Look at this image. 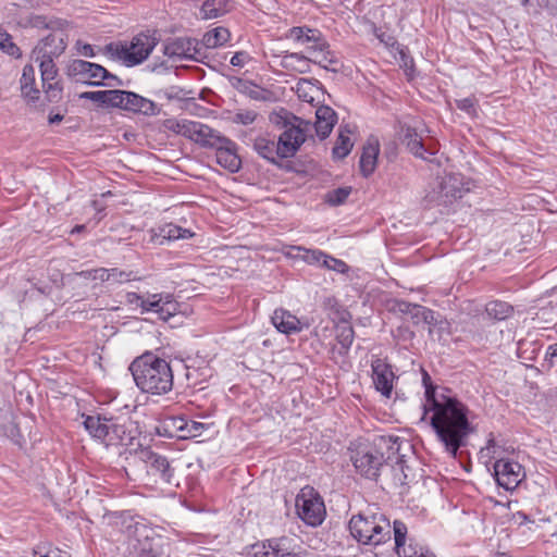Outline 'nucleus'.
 I'll return each mask as SVG.
<instances>
[{
  "label": "nucleus",
  "instance_id": "412c9836",
  "mask_svg": "<svg viewBox=\"0 0 557 557\" xmlns=\"http://www.w3.org/2000/svg\"><path fill=\"white\" fill-rule=\"evenodd\" d=\"M252 148L262 159L275 165L280 164L282 158L275 136H257L252 141Z\"/></svg>",
  "mask_w": 557,
  "mask_h": 557
},
{
  "label": "nucleus",
  "instance_id": "ddd939ff",
  "mask_svg": "<svg viewBox=\"0 0 557 557\" xmlns=\"http://www.w3.org/2000/svg\"><path fill=\"white\" fill-rule=\"evenodd\" d=\"M67 74L84 84L101 86L104 79V67L96 63L76 59L69 63Z\"/></svg>",
  "mask_w": 557,
  "mask_h": 557
},
{
  "label": "nucleus",
  "instance_id": "e2e57ef3",
  "mask_svg": "<svg viewBox=\"0 0 557 557\" xmlns=\"http://www.w3.org/2000/svg\"><path fill=\"white\" fill-rule=\"evenodd\" d=\"M251 60L250 55L246 51H238L231 58V64L233 66L243 67Z\"/></svg>",
  "mask_w": 557,
  "mask_h": 557
},
{
  "label": "nucleus",
  "instance_id": "b1692460",
  "mask_svg": "<svg viewBox=\"0 0 557 557\" xmlns=\"http://www.w3.org/2000/svg\"><path fill=\"white\" fill-rule=\"evenodd\" d=\"M276 330L284 334H294L301 331L299 319L285 309H276L271 318Z\"/></svg>",
  "mask_w": 557,
  "mask_h": 557
},
{
  "label": "nucleus",
  "instance_id": "2f4dec72",
  "mask_svg": "<svg viewBox=\"0 0 557 557\" xmlns=\"http://www.w3.org/2000/svg\"><path fill=\"white\" fill-rule=\"evenodd\" d=\"M231 38V33L227 28L219 26L209 32H207L202 39L201 45L206 48H216L223 46Z\"/></svg>",
  "mask_w": 557,
  "mask_h": 557
},
{
  "label": "nucleus",
  "instance_id": "8fccbe9b",
  "mask_svg": "<svg viewBox=\"0 0 557 557\" xmlns=\"http://www.w3.org/2000/svg\"><path fill=\"white\" fill-rule=\"evenodd\" d=\"M298 250L304 251L302 259L308 264H318L322 267L324 259L327 258V255L319 249H307L298 247Z\"/></svg>",
  "mask_w": 557,
  "mask_h": 557
},
{
  "label": "nucleus",
  "instance_id": "bf43d9fd",
  "mask_svg": "<svg viewBox=\"0 0 557 557\" xmlns=\"http://www.w3.org/2000/svg\"><path fill=\"white\" fill-rule=\"evenodd\" d=\"M248 555L251 557H268L267 540L250 545L248 548Z\"/></svg>",
  "mask_w": 557,
  "mask_h": 557
},
{
  "label": "nucleus",
  "instance_id": "0eeeda50",
  "mask_svg": "<svg viewBox=\"0 0 557 557\" xmlns=\"http://www.w3.org/2000/svg\"><path fill=\"white\" fill-rule=\"evenodd\" d=\"M284 126L285 129L276 140L281 158L288 159L297 153L300 146L308 137H313L312 123L292 114L290 117L285 121Z\"/></svg>",
  "mask_w": 557,
  "mask_h": 557
},
{
  "label": "nucleus",
  "instance_id": "09e8293b",
  "mask_svg": "<svg viewBox=\"0 0 557 557\" xmlns=\"http://www.w3.org/2000/svg\"><path fill=\"white\" fill-rule=\"evenodd\" d=\"M34 557H69L65 552L50 544H39L34 549Z\"/></svg>",
  "mask_w": 557,
  "mask_h": 557
},
{
  "label": "nucleus",
  "instance_id": "6e6552de",
  "mask_svg": "<svg viewBox=\"0 0 557 557\" xmlns=\"http://www.w3.org/2000/svg\"><path fill=\"white\" fill-rule=\"evenodd\" d=\"M125 299L129 305L139 306L143 309V312L157 313L158 318L163 321H168L173 317L178 307L171 294H153L145 299L136 293L127 292L125 294Z\"/></svg>",
  "mask_w": 557,
  "mask_h": 557
},
{
  "label": "nucleus",
  "instance_id": "6ab92c4d",
  "mask_svg": "<svg viewBox=\"0 0 557 557\" xmlns=\"http://www.w3.org/2000/svg\"><path fill=\"white\" fill-rule=\"evenodd\" d=\"M223 137V135L210 126L201 122L191 121L186 138L203 148H214V146L221 143Z\"/></svg>",
  "mask_w": 557,
  "mask_h": 557
},
{
  "label": "nucleus",
  "instance_id": "052dcab7",
  "mask_svg": "<svg viewBox=\"0 0 557 557\" xmlns=\"http://www.w3.org/2000/svg\"><path fill=\"white\" fill-rule=\"evenodd\" d=\"M81 99H87L96 102L99 107L104 106V90L85 91L78 96Z\"/></svg>",
  "mask_w": 557,
  "mask_h": 557
},
{
  "label": "nucleus",
  "instance_id": "4be33fe9",
  "mask_svg": "<svg viewBox=\"0 0 557 557\" xmlns=\"http://www.w3.org/2000/svg\"><path fill=\"white\" fill-rule=\"evenodd\" d=\"M336 122V112L329 106H320L315 110V123L312 124V129L314 128L321 139H325L332 133Z\"/></svg>",
  "mask_w": 557,
  "mask_h": 557
},
{
  "label": "nucleus",
  "instance_id": "6e6d98bb",
  "mask_svg": "<svg viewBox=\"0 0 557 557\" xmlns=\"http://www.w3.org/2000/svg\"><path fill=\"white\" fill-rule=\"evenodd\" d=\"M548 0H521V4L529 13L539 14L548 5Z\"/></svg>",
  "mask_w": 557,
  "mask_h": 557
},
{
  "label": "nucleus",
  "instance_id": "f03ea898",
  "mask_svg": "<svg viewBox=\"0 0 557 557\" xmlns=\"http://www.w3.org/2000/svg\"><path fill=\"white\" fill-rule=\"evenodd\" d=\"M136 386L146 394L161 396L173 388V371L170 363L147 351L129 364Z\"/></svg>",
  "mask_w": 557,
  "mask_h": 557
},
{
  "label": "nucleus",
  "instance_id": "c756f323",
  "mask_svg": "<svg viewBox=\"0 0 557 557\" xmlns=\"http://www.w3.org/2000/svg\"><path fill=\"white\" fill-rule=\"evenodd\" d=\"M311 59L297 52H285L282 55L281 66L288 71L298 73H308L310 71Z\"/></svg>",
  "mask_w": 557,
  "mask_h": 557
},
{
  "label": "nucleus",
  "instance_id": "7c9ffc66",
  "mask_svg": "<svg viewBox=\"0 0 557 557\" xmlns=\"http://www.w3.org/2000/svg\"><path fill=\"white\" fill-rule=\"evenodd\" d=\"M107 523L121 533H132L133 517L127 511H107Z\"/></svg>",
  "mask_w": 557,
  "mask_h": 557
},
{
  "label": "nucleus",
  "instance_id": "c85d7f7f",
  "mask_svg": "<svg viewBox=\"0 0 557 557\" xmlns=\"http://www.w3.org/2000/svg\"><path fill=\"white\" fill-rule=\"evenodd\" d=\"M336 341L341 345L339 354L347 355L355 339V331L351 324L342 318L335 325Z\"/></svg>",
  "mask_w": 557,
  "mask_h": 557
},
{
  "label": "nucleus",
  "instance_id": "de8ad7c7",
  "mask_svg": "<svg viewBox=\"0 0 557 557\" xmlns=\"http://www.w3.org/2000/svg\"><path fill=\"white\" fill-rule=\"evenodd\" d=\"M350 187H339L326 194V201L332 206H338L346 201L350 195Z\"/></svg>",
  "mask_w": 557,
  "mask_h": 557
},
{
  "label": "nucleus",
  "instance_id": "bb28decb",
  "mask_svg": "<svg viewBox=\"0 0 557 557\" xmlns=\"http://www.w3.org/2000/svg\"><path fill=\"white\" fill-rule=\"evenodd\" d=\"M232 85L237 91L252 100L265 101L269 99V90L256 85L251 81L237 77L233 81Z\"/></svg>",
  "mask_w": 557,
  "mask_h": 557
},
{
  "label": "nucleus",
  "instance_id": "f3484780",
  "mask_svg": "<svg viewBox=\"0 0 557 557\" xmlns=\"http://www.w3.org/2000/svg\"><path fill=\"white\" fill-rule=\"evenodd\" d=\"M216 162L225 170L236 173L242 166V160L237 154V145L227 137H223L219 145L214 146Z\"/></svg>",
  "mask_w": 557,
  "mask_h": 557
},
{
  "label": "nucleus",
  "instance_id": "1a4fd4ad",
  "mask_svg": "<svg viewBox=\"0 0 557 557\" xmlns=\"http://www.w3.org/2000/svg\"><path fill=\"white\" fill-rule=\"evenodd\" d=\"M299 518L311 527L320 525L325 518V506L322 497L312 487H305L296 497Z\"/></svg>",
  "mask_w": 557,
  "mask_h": 557
},
{
  "label": "nucleus",
  "instance_id": "49530a36",
  "mask_svg": "<svg viewBox=\"0 0 557 557\" xmlns=\"http://www.w3.org/2000/svg\"><path fill=\"white\" fill-rule=\"evenodd\" d=\"M165 426L176 434L175 437L184 438L185 426L187 425V420L183 417H170L164 419Z\"/></svg>",
  "mask_w": 557,
  "mask_h": 557
},
{
  "label": "nucleus",
  "instance_id": "774afa93",
  "mask_svg": "<svg viewBox=\"0 0 557 557\" xmlns=\"http://www.w3.org/2000/svg\"><path fill=\"white\" fill-rule=\"evenodd\" d=\"M156 431H157L158 435L163 436V437L173 438L176 436V434H173V432L170 431V429L165 426L164 420L156 428Z\"/></svg>",
  "mask_w": 557,
  "mask_h": 557
},
{
  "label": "nucleus",
  "instance_id": "20e7f679",
  "mask_svg": "<svg viewBox=\"0 0 557 557\" xmlns=\"http://www.w3.org/2000/svg\"><path fill=\"white\" fill-rule=\"evenodd\" d=\"M348 529L359 544L369 546L384 544L392 535L391 521L381 512L354 515L348 522Z\"/></svg>",
  "mask_w": 557,
  "mask_h": 557
},
{
  "label": "nucleus",
  "instance_id": "4468645a",
  "mask_svg": "<svg viewBox=\"0 0 557 557\" xmlns=\"http://www.w3.org/2000/svg\"><path fill=\"white\" fill-rule=\"evenodd\" d=\"M66 46L65 29L49 33L33 49V58L57 59L65 51Z\"/></svg>",
  "mask_w": 557,
  "mask_h": 557
},
{
  "label": "nucleus",
  "instance_id": "f704fd0d",
  "mask_svg": "<svg viewBox=\"0 0 557 557\" xmlns=\"http://www.w3.org/2000/svg\"><path fill=\"white\" fill-rule=\"evenodd\" d=\"M320 86L321 83L318 79L300 78L296 85V92L301 100L312 102Z\"/></svg>",
  "mask_w": 557,
  "mask_h": 557
},
{
  "label": "nucleus",
  "instance_id": "e433bc0d",
  "mask_svg": "<svg viewBox=\"0 0 557 557\" xmlns=\"http://www.w3.org/2000/svg\"><path fill=\"white\" fill-rule=\"evenodd\" d=\"M288 543L286 537L267 540L268 557H294L295 554L289 552Z\"/></svg>",
  "mask_w": 557,
  "mask_h": 557
},
{
  "label": "nucleus",
  "instance_id": "4d7b16f0",
  "mask_svg": "<svg viewBox=\"0 0 557 557\" xmlns=\"http://www.w3.org/2000/svg\"><path fill=\"white\" fill-rule=\"evenodd\" d=\"M205 428H206V425L201 422L187 420V425L185 426L184 438L200 436L202 434V431L205 430Z\"/></svg>",
  "mask_w": 557,
  "mask_h": 557
},
{
  "label": "nucleus",
  "instance_id": "69168bd1",
  "mask_svg": "<svg viewBox=\"0 0 557 557\" xmlns=\"http://www.w3.org/2000/svg\"><path fill=\"white\" fill-rule=\"evenodd\" d=\"M320 39H321V42H320V40L311 41L312 45L309 47V49L314 52L323 53L326 49L330 48L329 42L325 40V38L323 37L321 32H320Z\"/></svg>",
  "mask_w": 557,
  "mask_h": 557
},
{
  "label": "nucleus",
  "instance_id": "473e14b6",
  "mask_svg": "<svg viewBox=\"0 0 557 557\" xmlns=\"http://www.w3.org/2000/svg\"><path fill=\"white\" fill-rule=\"evenodd\" d=\"M350 133L351 131L348 125L339 127V134L332 150L334 158L344 159L349 154L354 146L349 137Z\"/></svg>",
  "mask_w": 557,
  "mask_h": 557
},
{
  "label": "nucleus",
  "instance_id": "c9c22d12",
  "mask_svg": "<svg viewBox=\"0 0 557 557\" xmlns=\"http://www.w3.org/2000/svg\"><path fill=\"white\" fill-rule=\"evenodd\" d=\"M286 37L302 44L317 40L321 41L320 30L308 26H294L288 30Z\"/></svg>",
  "mask_w": 557,
  "mask_h": 557
},
{
  "label": "nucleus",
  "instance_id": "a878e982",
  "mask_svg": "<svg viewBox=\"0 0 557 557\" xmlns=\"http://www.w3.org/2000/svg\"><path fill=\"white\" fill-rule=\"evenodd\" d=\"M379 151L380 148L377 140H374L373 143L369 140L363 147L359 164L360 171L364 177L370 176L374 172Z\"/></svg>",
  "mask_w": 557,
  "mask_h": 557
},
{
  "label": "nucleus",
  "instance_id": "423d86ee",
  "mask_svg": "<svg viewBox=\"0 0 557 557\" xmlns=\"http://www.w3.org/2000/svg\"><path fill=\"white\" fill-rule=\"evenodd\" d=\"M127 420L125 417H107V459H110L111 463L115 462L116 466H120V469L112 470L117 475L126 473L124 461L131 455L128 445L132 443L133 436L127 431Z\"/></svg>",
  "mask_w": 557,
  "mask_h": 557
},
{
  "label": "nucleus",
  "instance_id": "f8f14e48",
  "mask_svg": "<svg viewBox=\"0 0 557 557\" xmlns=\"http://www.w3.org/2000/svg\"><path fill=\"white\" fill-rule=\"evenodd\" d=\"M39 62L44 91L50 102H57L62 98L63 87L58 77V69L54 59L34 58Z\"/></svg>",
  "mask_w": 557,
  "mask_h": 557
},
{
  "label": "nucleus",
  "instance_id": "c03bdc74",
  "mask_svg": "<svg viewBox=\"0 0 557 557\" xmlns=\"http://www.w3.org/2000/svg\"><path fill=\"white\" fill-rule=\"evenodd\" d=\"M127 90H121V89H112L107 90V108H117L125 111L126 107V98L125 95H127Z\"/></svg>",
  "mask_w": 557,
  "mask_h": 557
},
{
  "label": "nucleus",
  "instance_id": "a18cd8bd",
  "mask_svg": "<svg viewBox=\"0 0 557 557\" xmlns=\"http://www.w3.org/2000/svg\"><path fill=\"white\" fill-rule=\"evenodd\" d=\"M311 62L320 65L321 67L327 70V71H332V72H337L338 69L335 66L339 63L338 59L335 57L334 52H332L329 49H326L320 59H314L312 60L311 59Z\"/></svg>",
  "mask_w": 557,
  "mask_h": 557
},
{
  "label": "nucleus",
  "instance_id": "a19ab883",
  "mask_svg": "<svg viewBox=\"0 0 557 557\" xmlns=\"http://www.w3.org/2000/svg\"><path fill=\"white\" fill-rule=\"evenodd\" d=\"M84 425L94 438L100 440L101 442L104 440V423L101 422L99 416H86Z\"/></svg>",
  "mask_w": 557,
  "mask_h": 557
},
{
  "label": "nucleus",
  "instance_id": "58836bf2",
  "mask_svg": "<svg viewBox=\"0 0 557 557\" xmlns=\"http://www.w3.org/2000/svg\"><path fill=\"white\" fill-rule=\"evenodd\" d=\"M394 310L398 311L403 314L409 315L411 321L414 324L420 323L421 310H422L421 305L411 304V302L405 301V300H398L395 304Z\"/></svg>",
  "mask_w": 557,
  "mask_h": 557
},
{
  "label": "nucleus",
  "instance_id": "5701e85b",
  "mask_svg": "<svg viewBox=\"0 0 557 557\" xmlns=\"http://www.w3.org/2000/svg\"><path fill=\"white\" fill-rule=\"evenodd\" d=\"M125 97H127L125 101V111L140 113L149 116L157 115L160 112V108L156 102H153L150 99L144 98L138 94L128 91V94L125 95Z\"/></svg>",
  "mask_w": 557,
  "mask_h": 557
},
{
  "label": "nucleus",
  "instance_id": "dca6fc26",
  "mask_svg": "<svg viewBox=\"0 0 557 557\" xmlns=\"http://www.w3.org/2000/svg\"><path fill=\"white\" fill-rule=\"evenodd\" d=\"M392 531L394 533L395 548L399 557H435L429 552H424L422 547L412 545L406 546L408 528L401 520H394Z\"/></svg>",
  "mask_w": 557,
  "mask_h": 557
},
{
  "label": "nucleus",
  "instance_id": "ea45409f",
  "mask_svg": "<svg viewBox=\"0 0 557 557\" xmlns=\"http://www.w3.org/2000/svg\"><path fill=\"white\" fill-rule=\"evenodd\" d=\"M134 280H136V274L133 271H122L117 268L107 269V283L109 286L129 283Z\"/></svg>",
  "mask_w": 557,
  "mask_h": 557
},
{
  "label": "nucleus",
  "instance_id": "f257e3e1",
  "mask_svg": "<svg viewBox=\"0 0 557 557\" xmlns=\"http://www.w3.org/2000/svg\"><path fill=\"white\" fill-rule=\"evenodd\" d=\"M424 414L432 411L430 424L436 433L440 442L444 445L445 451L453 458L468 443V437L474 429L468 418V408L455 397H436V386L425 387Z\"/></svg>",
  "mask_w": 557,
  "mask_h": 557
},
{
  "label": "nucleus",
  "instance_id": "9b49d317",
  "mask_svg": "<svg viewBox=\"0 0 557 557\" xmlns=\"http://www.w3.org/2000/svg\"><path fill=\"white\" fill-rule=\"evenodd\" d=\"M163 54L173 60H198L199 41L190 37L168 38L163 42Z\"/></svg>",
  "mask_w": 557,
  "mask_h": 557
},
{
  "label": "nucleus",
  "instance_id": "0e129e2a",
  "mask_svg": "<svg viewBox=\"0 0 557 557\" xmlns=\"http://www.w3.org/2000/svg\"><path fill=\"white\" fill-rule=\"evenodd\" d=\"M75 49H76L77 54H79V55L87 57V58H91L95 55L92 46L89 44H85L82 40L76 41Z\"/></svg>",
  "mask_w": 557,
  "mask_h": 557
},
{
  "label": "nucleus",
  "instance_id": "a211bd4d",
  "mask_svg": "<svg viewBox=\"0 0 557 557\" xmlns=\"http://www.w3.org/2000/svg\"><path fill=\"white\" fill-rule=\"evenodd\" d=\"M372 377L373 383L383 396L389 398L393 392V382L395 374L392 366L384 360L376 358L372 361Z\"/></svg>",
  "mask_w": 557,
  "mask_h": 557
},
{
  "label": "nucleus",
  "instance_id": "2eb2a0df",
  "mask_svg": "<svg viewBox=\"0 0 557 557\" xmlns=\"http://www.w3.org/2000/svg\"><path fill=\"white\" fill-rule=\"evenodd\" d=\"M143 459L146 462L148 474L157 478L156 482L174 483L175 468L166 457L152 450H146L143 451Z\"/></svg>",
  "mask_w": 557,
  "mask_h": 557
},
{
  "label": "nucleus",
  "instance_id": "393cba45",
  "mask_svg": "<svg viewBox=\"0 0 557 557\" xmlns=\"http://www.w3.org/2000/svg\"><path fill=\"white\" fill-rule=\"evenodd\" d=\"M22 96L30 102L39 99V89L36 88L35 67L32 64H26L23 67L22 76L20 79Z\"/></svg>",
  "mask_w": 557,
  "mask_h": 557
},
{
  "label": "nucleus",
  "instance_id": "5fc2aeb1",
  "mask_svg": "<svg viewBox=\"0 0 557 557\" xmlns=\"http://www.w3.org/2000/svg\"><path fill=\"white\" fill-rule=\"evenodd\" d=\"M1 50L13 58H21V49L12 41V37L5 33V40H2Z\"/></svg>",
  "mask_w": 557,
  "mask_h": 557
},
{
  "label": "nucleus",
  "instance_id": "7ed1b4c3",
  "mask_svg": "<svg viewBox=\"0 0 557 557\" xmlns=\"http://www.w3.org/2000/svg\"><path fill=\"white\" fill-rule=\"evenodd\" d=\"M399 449L400 443L397 437L381 436L372 446H359L351 453L350 460L358 473L367 479L376 480L381 468L391 459V454H398Z\"/></svg>",
  "mask_w": 557,
  "mask_h": 557
},
{
  "label": "nucleus",
  "instance_id": "3c124183",
  "mask_svg": "<svg viewBox=\"0 0 557 557\" xmlns=\"http://www.w3.org/2000/svg\"><path fill=\"white\" fill-rule=\"evenodd\" d=\"M191 121L188 120H174L170 119L165 121V127L177 135L187 137Z\"/></svg>",
  "mask_w": 557,
  "mask_h": 557
},
{
  "label": "nucleus",
  "instance_id": "4c0bfd02",
  "mask_svg": "<svg viewBox=\"0 0 557 557\" xmlns=\"http://www.w3.org/2000/svg\"><path fill=\"white\" fill-rule=\"evenodd\" d=\"M180 226L170 223L159 227V232L151 237V242L158 245H163L165 242L180 239Z\"/></svg>",
  "mask_w": 557,
  "mask_h": 557
},
{
  "label": "nucleus",
  "instance_id": "72a5a7b5",
  "mask_svg": "<svg viewBox=\"0 0 557 557\" xmlns=\"http://www.w3.org/2000/svg\"><path fill=\"white\" fill-rule=\"evenodd\" d=\"M487 315L495 320H506L513 313V307L503 300H492L485 306Z\"/></svg>",
  "mask_w": 557,
  "mask_h": 557
},
{
  "label": "nucleus",
  "instance_id": "864d4df0",
  "mask_svg": "<svg viewBox=\"0 0 557 557\" xmlns=\"http://www.w3.org/2000/svg\"><path fill=\"white\" fill-rule=\"evenodd\" d=\"M322 267L329 270H333L337 273H345L348 271V265L343 260L336 259L327 255L324 259Z\"/></svg>",
  "mask_w": 557,
  "mask_h": 557
},
{
  "label": "nucleus",
  "instance_id": "cd10ccee",
  "mask_svg": "<svg viewBox=\"0 0 557 557\" xmlns=\"http://www.w3.org/2000/svg\"><path fill=\"white\" fill-rule=\"evenodd\" d=\"M233 9L232 0H206L200 9L202 18L213 20L231 12Z\"/></svg>",
  "mask_w": 557,
  "mask_h": 557
},
{
  "label": "nucleus",
  "instance_id": "aec40b11",
  "mask_svg": "<svg viewBox=\"0 0 557 557\" xmlns=\"http://www.w3.org/2000/svg\"><path fill=\"white\" fill-rule=\"evenodd\" d=\"M399 139L413 156L423 160H428L425 153L431 156L435 153L424 146L422 137L417 133V129L410 125H400Z\"/></svg>",
  "mask_w": 557,
  "mask_h": 557
},
{
  "label": "nucleus",
  "instance_id": "37998d69",
  "mask_svg": "<svg viewBox=\"0 0 557 557\" xmlns=\"http://www.w3.org/2000/svg\"><path fill=\"white\" fill-rule=\"evenodd\" d=\"M456 180L448 178L441 183V194H443V197L445 199L443 202L450 203L453 200L457 198H461L462 190L456 186Z\"/></svg>",
  "mask_w": 557,
  "mask_h": 557
},
{
  "label": "nucleus",
  "instance_id": "680f3d73",
  "mask_svg": "<svg viewBox=\"0 0 557 557\" xmlns=\"http://www.w3.org/2000/svg\"><path fill=\"white\" fill-rule=\"evenodd\" d=\"M420 322L429 325H436L438 320L436 313L432 309L422 306Z\"/></svg>",
  "mask_w": 557,
  "mask_h": 557
},
{
  "label": "nucleus",
  "instance_id": "79ce46f5",
  "mask_svg": "<svg viewBox=\"0 0 557 557\" xmlns=\"http://www.w3.org/2000/svg\"><path fill=\"white\" fill-rule=\"evenodd\" d=\"M33 26L37 28H45L54 33L55 30L64 29L67 26V22L63 20H48L46 16L36 15L32 20Z\"/></svg>",
  "mask_w": 557,
  "mask_h": 557
},
{
  "label": "nucleus",
  "instance_id": "13d9d810",
  "mask_svg": "<svg viewBox=\"0 0 557 557\" xmlns=\"http://www.w3.org/2000/svg\"><path fill=\"white\" fill-rule=\"evenodd\" d=\"M257 113L255 111H239L234 115V122L237 124L249 125L256 121Z\"/></svg>",
  "mask_w": 557,
  "mask_h": 557
},
{
  "label": "nucleus",
  "instance_id": "603ef678",
  "mask_svg": "<svg viewBox=\"0 0 557 557\" xmlns=\"http://www.w3.org/2000/svg\"><path fill=\"white\" fill-rule=\"evenodd\" d=\"M455 103L459 110L466 112L468 115H476L478 100L474 96L457 99Z\"/></svg>",
  "mask_w": 557,
  "mask_h": 557
},
{
  "label": "nucleus",
  "instance_id": "9d476101",
  "mask_svg": "<svg viewBox=\"0 0 557 557\" xmlns=\"http://www.w3.org/2000/svg\"><path fill=\"white\" fill-rule=\"evenodd\" d=\"M494 476L498 486L513 491L524 479L523 467L513 460L498 459L494 463Z\"/></svg>",
  "mask_w": 557,
  "mask_h": 557
},
{
  "label": "nucleus",
  "instance_id": "338daca9",
  "mask_svg": "<svg viewBox=\"0 0 557 557\" xmlns=\"http://www.w3.org/2000/svg\"><path fill=\"white\" fill-rule=\"evenodd\" d=\"M545 360L548 362L549 367L557 364V343L548 346Z\"/></svg>",
  "mask_w": 557,
  "mask_h": 557
},
{
  "label": "nucleus",
  "instance_id": "39448f33",
  "mask_svg": "<svg viewBox=\"0 0 557 557\" xmlns=\"http://www.w3.org/2000/svg\"><path fill=\"white\" fill-rule=\"evenodd\" d=\"M159 44L156 33L141 32L134 36L129 42L117 41L107 44V54L114 61L127 67L144 63Z\"/></svg>",
  "mask_w": 557,
  "mask_h": 557
}]
</instances>
